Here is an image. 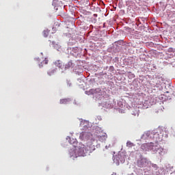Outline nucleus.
Here are the masks:
<instances>
[{
  "label": "nucleus",
  "mask_w": 175,
  "mask_h": 175,
  "mask_svg": "<svg viewBox=\"0 0 175 175\" xmlns=\"http://www.w3.org/2000/svg\"><path fill=\"white\" fill-rule=\"evenodd\" d=\"M36 61H38V62H40V59L39 57L36 58Z\"/></svg>",
  "instance_id": "9b49d317"
},
{
  "label": "nucleus",
  "mask_w": 175,
  "mask_h": 175,
  "mask_svg": "<svg viewBox=\"0 0 175 175\" xmlns=\"http://www.w3.org/2000/svg\"><path fill=\"white\" fill-rule=\"evenodd\" d=\"M95 16H96V14H94Z\"/></svg>",
  "instance_id": "2eb2a0df"
},
{
  "label": "nucleus",
  "mask_w": 175,
  "mask_h": 175,
  "mask_svg": "<svg viewBox=\"0 0 175 175\" xmlns=\"http://www.w3.org/2000/svg\"><path fill=\"white\" fill-rule=\"evenodd\" d=\"M43 35H44V38H47V36H49V31L44 30L43 31Z\"/></svg>",
  "instance_id": "9d476101"
},
{
  "label": "nucleus",
  "mask_w": 175,
  "mask_h": 175,
  "mask_svg": "<svg viewBox=\"0 0 175 175\" xmlns=\"http://www.w3.org/2000/svg\"><path fill=\"white\" fill-rule=\"evenodd\" d=\"M90 146L81 145L79 147H76L75 149L73 150L74 153H72V157H85L86 154H88L90 152Z\"/></svg>",
  "instance_id": "f257e3e1"
},
{
  "label": "nucleus",
  "mask_w": 175,
  "mask_h": 175,
  "mask_svg": "<svg viewBox=\"0 0 175 175\" xmlns=\"http://www.w3.org/2000/svg\"><path fill=\"white\" fill-rule=\"evenodd\" d=\"M55 72H57V68H53L52 70H51V71L48 72V75H49V76H51V75H53V73H55Z\"/></svg>",
  "instance_id": "0eeeda50"
},
{
  "label": "nucleus",
  "mask_w": 175,
  "mask_h": 175,
  "mask_svg": "<svg viewBox=\"0 0 175 175\" xmlns=\"http://www.w3.org/2000/svg\"><path fill=\"white\" fill-rule=\"evenodd\" d=\"M98 139L100 142H105L107 139V134L103 133L102 135H98Z\"/></svg>",
  "instance_id": "20e7f679"
},
{
  "label": "nucleus",
  "mask_w": 175,
  "mask_h": 175,
  "mask_svg": "<svg viewBox=\"0 0 175 175\" xmlns=\"http://www.w3.org/2000/svg\"><path fill=\"white\" fill-rule=\"evenodd\" d=\"M133 146H135V144H133V143H132L131 141H128L126 142V147H133Z\"/></svg>",
  "instance_id": "6e6552de"
},
{
  "label": "nucleus",
  "mask_w": 175,
  "mask_h": 175,
  "mask_svg": "<svg viewBox=\"0 0 175 175\" xmlns=\"http://www.w3.org/2000/svg\"><path fill=\"white\" fill-rule=\"evenodd\" d=\"M55 66H57V68H59V69H64L65 67V64L62 60H56L54 62Z\"/></svg>",
  "instance_id": "7ed1b4c3"
},
{
  "label": "nucleus",
  "mask_w": 175,
  "mask_h": 175,
  "mask_svg": "<svg viewBox=\"0 0 175 175\" xmlns=\"http://www.w3.org/2000/svg\"><path fill=\"white\" fill-rule=\"evenodd\" d=\"M111 175H117V174H116V173H113Z\"/></svg>",
  "instance_id": "ddd939ff"
},
{
  "label": "nucleus",
  "mask_w": 175,
  "mask_h": 175,
  "mask_svg": "<svg viewBox=\"0 0 175 175\" xmlns=\"http://www.w3.org/2000/svg\"><path fill=\"white\" fill-rule=\"evenodd\" d=\"M68 102H70V99L64 98L60 100V105H66V103H68Z\"/></svg>",
  "instance_id": "423d86ee"
},
{
  "label": "nucleus",
  "mask_w": 175,
  "mask_h": 175,
  "mask_svg": "<svg viewBox=\"0 0 175 175\" xmlns=\"http://www.w3.org/2000/svg\"><path fill=\"white\" fill-rule=\"evenodd\" d=\"M95 16H96V14H94Z\"/></svg>",
  "instance_id": "4468645a"
},
{
  "label": "nucleus",
  "mask_w": 175,
  "mask_h": 175,
  "mask_svg": "<svg viewBox=\"0 0 175 175\" xmlns=\"http://www.w3.org/2000/svg\"><path fill=\"white\" fill-rule=\"evenodd\" d=\"M47 64H49V60L46 58L41 62V65H47Z\"/></svg>",
  "instance_id": "1a4fd4ad"
},
{
  "label": "nucleus",
  "mask_w": 175,
  "mask_h": 175,
  "mask_svg": "<svg viewBox=\"0 0 175 175\" xmlns=\"http://www.w3.org/2000/svg\"><path fill=\"white\" fill-rule=\"evenodd\" d=\"M148 165V160L146 158L141 159L137 161V166L139 167H146Z\"/></svg>",
  "instance_id": "f03ea898"
},
{
  "label": "nucleus",
  "mask_w": 175,
  "mask_h": 175,
  "mask_svg": "<svg viewBox=\"0 0 175 175\" xmlns=\"http://www.w3.org/2000/svg\"><path fill=\"white\" fill-rule=\"evenodd\" d=\"M73 67V63L72 61H69L67 64L64 65V70H68V69H70V68Z\"/></svg>",
  "instance_id": "39448f33"
},
{
  "label": "nucleus",
  "mask_w": 175,
  "mask_h": 175,
  "mask_svg": "<svg viewBox=\"0 0 175 175\" xmlns=\"http://www.w3.org/2000/svg\"><path fill=\"white\" fill-rule=\"evenodd\" d=\"M90 92H91L92 94H93V93H94V90H90Z\"/></svg>",
  "instance_id": "f8f14e48"
}]
</instances>
